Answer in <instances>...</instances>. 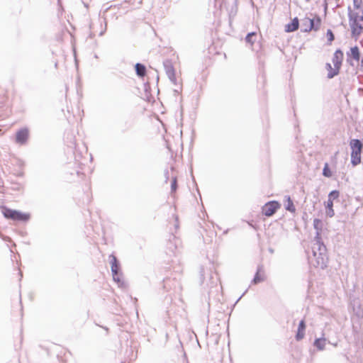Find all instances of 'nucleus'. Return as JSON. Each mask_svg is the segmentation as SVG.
<instances>
[{"mask_svg": "<svg viewBox=\"0 0 363 363\" xmlns=\"http://www.w3.org/2000/svg\"><path fill=\"white\" fill-rule=\"evenodd\" d=\"M299 26V21L297 17L294 18L291 23L285 26V31L287 33L294 32L298 30Z\"/></svg>", "mask_w": 363, "mask_h": 363, "instance_id": "obj_11", "label": "nucleus"}, {"mask_svg": "<svg viewBox=\"0 0 363 363\" xmlns=\"http://www.w3.org/2000/svg\"><path fill=\"white\" fill-rule=\"evenodd\" d=\"M339 196V192L337 191H333L330 193L328 199H331L333 201L334 199H337Z\"/></svg>", "mask_w": 363, "mask_h": 363, "instance_id": "obj_25", "label": "nucleus"}, {"mask_svg": "<svg viewBox=\"0 0 363 363\" xmlns=\"http://www.w3.org/2000/svg\"><path fill=\"white\" fill-rule=\"evenodd\" d=\"M353 4L354 9L358 10L357 12H360L362 11V0H353Z\"/></svg>", "mask_w": 363, "mask_h": 363, "instance_id": "obj_24", "label": "nucleus"}, {"mask_svg": "<svg viewBox=\"0 0 363 363\" xmlns=\"http://www.w3.org/2000/svg\"><path fill=\"white\" fill-rule=\"evenodd\" d=\"M352 28L354 33H360L363 30V11L351 14Z\"/></svg>", "mask_w": 363, "mask_h": 363, "instance_id": "obj_4", "label": "nucleus"}, {"mask_svg": "<svg viewBox=\"0 0 363 363\" xmlns=\"http://www.w3.org/2000/svg\"><path fill=\"white\" fill-rule=\"evenodd\" d=\"M344 55L340 50H337L333 57V63L335 67H337L340 69L343 60Z\"/></svg>", "mask_w": 363, "mask_h": 363, "instance_id": "obj_9", "label": "nucleus"}, {"mask_svg": "<svg viewBox=\"0 0 363 363\" xmlns=\"http://www.w3.org/2000/svg\"><path fill=\"white\" fill-rule=\"evenodd\" d=\"M28 137V131L27 129H21L16 133V141L20 143H24Z\"/></svg>", "mask_w": 363, "mask_h": 363, "instance_id": "obj_13", "label": "nucleus"}, {"mask_svg": "<svg viewBox=\"0 0 363 363\" xmlns=\"http://www.w3.org/2000/svg\"><path fill=\"white\" fill-rule=\"evenodd\" d=\"M281 207V204L276 201H272L266 203L262 208V213L267 217H270L273 216L277 210H279Z\"/></svg>", "mask_w": 363, "mask_h": 363, "instance_id": "obj_5", "label": "nucleus"}, {"mask_svg": "<svg viewBox=\"0 0 363 363\" xmlns=\"http://www.w3.org/2000/svg\"><path fill=\"white\" fill-rule=\"evenodd\" d=\"M136 74L140 77H143L146 74V68L145 67L140 63H137L135 66Z\"/></svg>", "mask_w": 363, "mask_h": 363, "instance_id": "obj_17", "label": "nucleus"}, {"mask_svg": "<svg viewBox=\"0 0 363 363\" xmlns=\"http://www.w3.org/2000/svg\"><path fill=\"white\" fill-rule=\"evenodd\" d=\"M335 164L336 157H333L332 158V164H329L328 162L324 164L323 175L326 178H332L336 172Z\"/></svg>", "mask_w": 363, "mask_h": 363, "instance_id": "obj_6", "label": "nucleus"}, {"mask_svg": "<svg viewBox=\"0 0 363 363\" xmlns=\"http://www.w3.org/2000/svg\"><path fill=\"white\" fill-rule=\"evenodd\" d=\"M265 278H266V277H265V274H264V271L263 268L259 267L257 271V273L253 279L252 282L255 284H257L258 283H260V282L264 281Z\"/></svg>", "mask_w": 363, "mask_h": 363, "instance_id": "obj_12", "label": "nucleus"}, {"mask_svg": "<svg viewBox=\"0 0 363 363\" xmlns=\"http://www.w3.org/2000/svg\"><path fill=\"white\" fill-rule=\"evenodd\" d=\"M326 344V340L325 338H318L316 339L314 342V345L319 350H324Z\"/></svg>", "mask_w": 363, "mask_h": 363, "instance_id": "obj_21", "label": "nucleus"}, {"mask_svg": "<svg viewBox=\"0 0 363 363\" xmlns=\"http://www.w3.org/2000/svg\"><path fill=\"white\" fill-rule=\"evenodd\" d=\"M333 202L331 199H328L326 204V214L329 217H333L334 216V210Z\"/></svg>", "mask_w": 363, "mask_h": 363, "instance_id": "obj_20", "label": "nucleus"}, {"mask_svg": "<svg viewBox=\"0 0 363 363\" xmlns=\"http://www.w3.org/2000/svg\"><path fill=\"white\" fill-rule=\"evenodd\" d=\"M1 211L6 218L11 219L14 221L26 222L30 218V215L28 213L11 209L6 206H1Z\"/></svg>", "mask_w": 363, "mask_h": 363, "instance_id": "obj_2", "label": "nucleus"}, {"mask_svg": "<svg viewBox=\"0 0 363 363\" xmlns=\"http://www.w3.org/2000/svg\"><path fill=\"white\" fill-rule=\"evenodd\" d=\"M172 189L173 191L176 190V189H177V183H172Z\"/></svg>", "mask_w": 363, "mask_h": 363, "instance_id": "obj_27", "label": "nucleus"}, {"mask_svg": "<svg viewBox=\"0 0 363 363\" xmlns=\"http://www.w3.org/2000/svg\"><path fill=\"white\" fill-rule=\"evenodd\" d=\"M302 26L304 32H310L315 28V21L306 17L302 20Z\"/></svg>", "mask_w": 363, "mask_h": 363, "instance_id": "obj_10", "label": "nucleus"}, {"mask_svg": "<svg viewBox=\"0 0 363 363\" xmlns=\"http://www.w3.org/2000/svg\"><path fill=\"white\" fill-rule=\"evenodd\" d=\"M313 226L314 228L317 230V238H318V240H320V231L322 230V228H323V223L322 221L320 220V219H314L313 220Z\"/></svg>", "mask_w": 363, "mask_h": 363, "instance_id": "obj_19", "label": "nucleus"}, {"mask_svg": "<svg viewBox=\"0 0 363 363\" xmlns=\"http://www.w3.org/2000/svg\"><path fill=\"white\" fill-rule=\"evenodd\" d=\"M351 147V162L354 166L361 163V152L363 145L357 139L351 140L350 142Z\"/></svg>", "mask_w": 363, "mask_h": 363, "instance_id": "obj_3", "label": "nucleus"}, {"mask_svg": "<svg viewBox=\"0 0 363 363\" xmlns=\"http://www.w3.org/2000/svg\"><path fill=\"white\" fill-rule=\"evenodd\" d=\"M285 208L291 213L296 212V207L289 196L286 197Z\"/></svg>", "mask_w": 363, "mask_h": 363, "instance_id": "obj_18", "label": "nucleus"}, {"mask_svg": "<svg viewBox=\"0 0 363 363\" xmlns=\"http://www.w3.org/2000/svg\"><path fill=\"white\" fill-rule=\"evenodd\" d=\"M312 21H315V28L313 29L315 30H318L321 25V19L320 16H316L314 18H312Z\"/></svg>", "mask_w": 363, "mask_h": 363, "instance_id": "obj_23", "label": "nucleus"}, {"mask_svg": "<svg viewBox=\"0 0 363 363\" xmlns=\"http://www.w3.org/2000/svg\"><path fill=\"white\" fill-rule=\"evenodd\" d=\"M111 265V272L113 274V278L116 281H120V279L118 277V270H119V264L118 263L117 259L114 255L110 256Z\"/></svg>", "mask_w": 363, "mask_h": 363, "instance_id": "obj_7", "label": "nucleus"}, {"mask_svg": "<svg viewBox=\"0 0 363 363\" xmlns=\"http://www.w3.org/2000/svg\"><path fill=\"white\" fill-rule=\"evenodd\" d=\"M326 35H327L328 40L330 43H331L332 41L334 40V35L331 30H328Z\"/></svg>", "mask_w": 363, "mask_h": 363, "instance_id": "obj_26", "label": "nucleus"}, {"mask_svg": "<svg viewBox=\"0 0 363 363\" xmlns=\"http://www.w3.org/2000/svg\"><path fill=\"white\" fill-rule=\"evenodd\" d=\"M360 59V52L359 48L357 46H354L351 48L350 52L347 53V60L350 61V64L352 63V60H354L357 63L359 62Z\"/></svg>", "mask_w": 363, "mask_h": 363, "instance_id": "obj_8", "label": "nucleus"}, {"mask_svg": "<svg viewBox=\"0 0 363 363\" xmlns=\"http://www.w3.org/2000/svg\"><path fill=\"white\" fill-rule=\"evenodd\" d=\"M164 67L167 74L170 79L175 78V69L169 61H167L164 63Z\"/></svg>", "mask_w": 363, "mask_h": 363, "instance_id": "obj_15", "label": "nucleus"}, {"mask_svg": "<svg viewBox=\"0 0 363 363\" xmlns=\"http://www.w3.org/2000/svg\"><path fill=\"white\" fill-rule=\"evenodd\" d=\"M312 255L309 256L311 265L315 268L324 269L327 267L328 257L326 247L318 240L312 247Z\"/></svg>", "mask_w": 363, "mask_h": 363, "instance_id": "obj_1", "label": "nucleus"}, {"mask_svg": "<svg viewBox=\"0 0 363 363\" xmlns=\"http://www.w3.org/2000/svg\"><path fill=\"white\" fill-rule=\"evenodd\" d=\"M255 36H256V33H255V32L250 33L246 36L245 40L247 43H250L251 45H253L254 42H255V40H253V38Z\"/></svg>", "mask_w": 363, "mask_h": 363, "instance_id": "obj_22", "label": "nucleus"}, {"mask_svg": "<svg viewBox=\"0 0 363 363\" xmlns=\"http://www.w3.org/2000/svg\"><path fill=\"white\" fill-rule=\"evenodd\" d=\"M305 330H306V323L304 320H302L298 325V331L296 335V339L297 340H301L303 338L305 335Z\"/></svg>", "mask_w": 363, "mask_h": 363, "instance_id": "obj_14", "label": "nucleus"}, {"mask_svg": "<svg viewBox=\"0 0 363 363\" xmlns=\"http://www.w3.org/2000/svg\"><path fill=\"white\" fill-rule=\"evenodd\" d=\"M326 69L328 71V77L333 78L339 73L340 69L337 67H333L330 63L326 64Z\"/></svg>", "mask_w": 363, "mask_h": 363, "instance_id": "obj_16", "label": "nucleus"}]
</instances>
